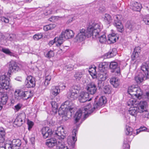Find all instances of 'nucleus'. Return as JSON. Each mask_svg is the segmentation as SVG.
Returning <instances> with one entry per match:
<instances>
[{"label":"nucleus","mask_w":149,"mask_h":149,"mask_svg":"<svg viewBox=\"0 0 149 149\" xmlns=\"http://www.w3.org/2000/svg\"><path fill=\"white\" fill-rule=\"evenodd\" d=\"M74 105L72 102L67 100L63 103L58 111V114L62 116L63 120L66 121L71 117Z\"/></svg>","instance_id":"f257e3e1"},{"label":"nucleus","mask_w":149,"mask_h":149,"mask_svg":"<svg viewBox=\"0 0 149 149\" xmlns=\"http://www.w3.org/2000/svg\"><path fill=\"white\" fill-rule=\"evenodd\" d=\"M141 69L143 73L140 72L135 77V80L138 84L145 79H149V63L143 64L141 67Z\"/></svg>","instance_id":"f03ea898"},{"label":"nucleus","mask_w":149,"mask_h":149,"mask_svg":"<svg viewBox=\"0 0 149 149\" xmlns=\"http://www.w3.org/2000/svg\"><path fill=\"white\" fill-rule=\"evenodd\" d=\"M102 28L100 23H93L90 24L87 29V33L88 36H92L93 38L95 39L99 36L100 33Z\"/></svg>","instance_id":"7ed1b4c3"},{"label":"nucleus","mask_w":149,"mask_h":149,"mask_svg":"<svg viewBox=\"0 0 149 149\" xmlns=\"http://www.w3.org/2000/svg\"><path fill=\"white\" fill-rule=\"evenodd\" d=\"M91 107L90 103H88V105L82 108L81 109L78 110L76 113L74 117L75 123H77L81 117L82 113H84V118H86L88 116V114H91L93 112V109H90Z\"/></svg>","instance_id":"20e7f679"},{"label":"nucleus","mask_w":149,"mask_h":149,"mask_svg":"<svg viewBox=\"0 0 149 149\" xmlns=\"http://www.w3.org/2000/svg\"><path fill=\"white\" fill-rule=\"evenodd\" d=\"M127 105L130 106L135 105L137 106L138 109V112H143L147 110V103L145 101L139 102L134 98H131L127 102Z\"/></svg>","instance_id":"39448f33"},{"label":"nucleus","mask_w":149,"mask_h":149,"mask_svg":"<svg viewBox=\"0 0 149 149\" xmlns=\"http://www.w3.org/2000/svg\"><path fill=\"white\" fill-rule=\"evenodd\" d=\"M10 78L7 76L4 75L0 76V93L3 90L9 91L11 86L10 84Z\"/></svg>","instance_id":"423d86ee"},{"label":"nucleus","mask_w":149,"mask_h":149,"mask_svg":"<svg viewBox=\"0 0 149 149\" xmlns=\"http://www.w3.org/2000/svg\"><path fill=\"white\" fill-rule=\"evenodd\" d=\"M74 36V33L71 30L66 29L63 31L59 37L58 42L60 44H62L64 40L72 38Z\"/></svg>","instance_id":"0eeeda50"},{"label":"nucleus","mask_w":149,"mask_h":149,"mask_svg":"<svg viewBox=\"0 0 149 149\" xmlns=\"http://www.w3.org/2000/svg\"><path fill=\"white\" fill-rule=\"evenodd\" d=\"M33 93L31 91H28L24 92H20L15 95V99L17 100H19L21 98L27 100L31 98L33 96Z\"/></svg>","instance_id":"6e6552de"},{"label":"nucleus","mask_w":149,"mask_h":149,"mask_svg":"<svg viewBox=\"0 0 149 149\" xmlns=\"http://www.w3.org/2000/svg\"><path fill=\"white\" fill-rule=\"evenodd\" d=\"M88 33H87V31H86L84 29H80L79 32L77 36L76 39L78 42H81L84 40L86 37L88 38L91 36H88Z\"/></svg>","instance_id":"1a4fd4ad"},{"label":"nucleus","mask_w":149,"mask_h":149,"mask_svg":"<svg viewBox=\"0 0 149 149\" xmlns=\"http://www.w3.org/2000/svg\"><path fill=\"white\" fill-rule=\"evenodd\" d=\"M26 118V116L24 113L19 114L15 119L14 124L18 127L21 126L25 122Z\"/></svg>","instance_id":"9d476101"},{"label":"nucleus","mask_w":149,"mask_h":149,"mask_svg":"<svg viewBox=\"0 0 149 149\" xmlns=\"http://www.w3.org/2000/svg\"><path fill=\"white\" fill-rule=\"evenodd\" d=\"M106 102V98L104 96H101L99 99L98 101L96 102L95 101L93 105V107L91 108V106L90 109H93V111L94 109L98 108L103 106Z\"/></svg>","instance_id":"9b49d317"},{"label":"nucleus","mask_w":149,"mask_h":149,"mask_svg":"<svg viewBox=\"0 0 149 149\" xmlns=\"http://www.w3.org/2000/svg\"><path fill=\"white\" fill-rule=\"evenodd\" d=\"M36 84L35 79L33 77L30 75L28 76L25 82V85L27 88H33Z\"/></svg>","instance_id":"f8f14e48"},{"label":"nucleus","mask_w":149,"mask_h":149,"mask_svg":"<svg viewBox=\"0 0 149 149\" xmlns=\"http://www.w3.org/2000/svg\"><path fill=\"white\" fill-rule=\"evenodd\" d=\"M54 135L55 137L60 139H64L65 136V133L64 131L63 127L60 126L58 127L55 132Z\"/></svg>","instance_id":"ddd939ff"},{"label":"nucleus","mask_w":149,"mask_h":149,"mask_svg":"<svg viewBox=\"0 0 149 149\" xmlns=\"http://www.w3.org/2000/svg\"><path fill=\"white\" fill-rule=\"evenodd\" d=\"M20 70V68L16 62L11 61L9 65V70L8 73L10 74V73L18 71Z\"/></svg>","instance_id":"4468645a"},{"label":"nucleus","mask_w":149,"mask_h":149,"mask_svg":"<svg viewBox=\"0 0 149 149\" xmlns=\"http://www.w3.org/2000/svg\"><path fill=\"white\" fill-rule=\"evenodd\" d=\"M86 90L89 93L93 95L96 93L97 88L95 83L93 82H91L87 85Z\"/></svg>","instance_id":"2eb2a0df"},{"label":"nucleus","mask_w":149,"mask_h":149,"mask_svg":"<svg viewBox=\"0 0 149 149\" xmlns=\"http://www.w3.org/2000/svg\"><path fill=\"white\" fill-rule=\"evenodd\" d=\"M88 93L84 92H81L79 96V100L81 102H84L87 101H89L91 100V98H89Z\"/></svg>","instance_id":"dca6fc26"},{"label":"nucleus","mask_w":149,"mask_h":149,"mask_svg":"<svg viewBox=\"0 0 149 149\" xmlns=\"http://www.w3.org/2000/svg\"><path fill=\"white\" fill-rule=\"evenodd\" d=\"M41 132L45 139L49 137L52 134V130L48 127H43L41 130Z\"/></svg>","instance_id":"f3484780"},{"label":"nucleus","mask_w":149,"mask_h":149,"mask_svg":"<svg viewBox=\"0 0 149 149\" xmlns=\"http://www.w3.org/2000/svg\"><path fill=\"white\" fill-rule=\"evenodd\" d=\"M73 136H68L67 141L69 144L71 145H74L77 140V137H76V134L77 132L76 130L74 129L73 130Z\"/></svg>","instance_id":"a211bd4d"},{"label":"nucleus","mask_w":149,"mask_h":149,"mask_svg":"<svg viewBox=\"0 0 149 149\" xmlns=\"http://www.w3.org/2000/svg\"><path fill=\"white\" fill-rule=\"evenodd\" d=\"M57 141L54 138H51L46 141V144L49 148H52L57 144Z\"/></svg>","instance_id":"6ab92c4d"},{"label":"nucleus","mask_w":149,"mask_h":149,"mask_svg":"<svg viewBox=\"0 0 149 149\" xmlns=\"http://www.w3.org/2000/svg\"><path fill=\"white\" fill-rule=\"evenodd\" d=\"M110 68L113 70V72H116L117 73L120 72V68L118 67L117 63L114 62H111L110 63Z\"/></svg>","instance_id":"aec40b11"},{"label":"nucleus","mask_w":149,"mask_h":149,"mask_svg":"<svg viewBox=\"0 0 149 149\" xmlns=\"http://www.w3.org/2000/svg\"><path fill=\"white\" fill-rule=\"evenodd\" d=\"M60 89L58 86H53L50 90V94L53 96L55 97L59 94Z\"/></svg>","instance_id":"412c9836"},{"label":"nucleus","mask_w":149,"mask_h":149,"mask_svg":"<svg viewBox=\"0 0 149 149\" xmlns=\"http://www.w3.org/2000/svg\"><path fill=\"white\" fill-rule=\"evenodd\" d=\"M110 82L114 87H117L120 85V81L119 79L116 77H113L110 79Z\"/></svg>","instance_id":"4be33fe9"},{"label":"nucleus","mask_w":149,"mask_h":149,"mask_svg":"<svg viewBox=\"0 0 149 149\" xmlns=\"http://www.w3.org/2000/svg\"><path fill=\"white\" fill-rule=\"evenodd\" d=\"M116 41V36L115 33L109 34L108 36L107 42L109 44L113 43Z\"/></svg>","instance_id":"5701e85b"},{"label":"nucleus","mask_w":149,"mask_h":149,"mask_svg":"<svg viewBox=\"0 0 149 149\" xmlns=\"http://www.w3.org/2000/svg\"><path fill=\"white\" fill-rule=\"evenodd\" d=\"M133 106L130 107L129 110V113L132 116H134L137 112H138V109L136 105H132L130 106Z\"/></svg>","instance_id":"b1692460"},{"label":"nucleus","mask_w":149,"mask_h":149,"mask_svg":"<svg viewBox=\"0 0 149 149\" xmlns=\"http://www.w3.org/2000/svg\"><path fill=\"white\" fill-rule=\"evenodd\" d=\"M126 26L128 29L132 31H134L137 29L136 24L135 23L132 22H127Z\"/></svg>","instance_id":"393cba45"},{"label":"nucleus","mask_w":149,"mask_h":149,"mask_svg":"<svg viewBox=\"0 0 149 149\" xmlns=\"http://www.w3.org/2000/svg\"><path fill=\"white\" fill-rule=\"evenodd\" d=\"M11 143L15 148L18 149L19 147L21 144V142L19 139H15L12 140Z\"/></svg>","instance_id":"a878e982"},{"label":"nucleus","mask_w":149,"mask_h":149,"mask_svg":"<svg viewBox=\"0 0 149 149\" xmlns=\"http://www.w3.org/2000/svg\"><path fill=\"white\" fill-rule=\"evenodd\" d=\"M79 96V93L77 92L71 90V93L68 97L71 100H73L76 99Z\"/></svg>","instance_id":"bb28decb"},{"label":"nucleus","mask_w":149,"mask_h":149,"mask_svg":"<svg viewBox=\"0 0 149 149\" xmlns=\"http://www.w3.org/2000/svg\"><path fill=\"white\" fill-rule=\"evenodd\" d=\"M137 88L135 87L134 85L132 86L129 87L128 90V92L130 95L133 96L134 95H135Z\"/></svg>","instance_id":"cd10ccee"},{"label":"nucleus","mask_w":149,"mask_h":149,"mask_svg":"<svg viewBox=\"0 0 149 149\" xmlns=\"http://www.w3.org/2000/svg\"><path fill=\"white\" fill-rule=\"evenodd\" d=\"M6 132L5 130L2 127H0V142L3 143L5 139Z\"/></svg>","instance_id":"c85d7f7f"},{"label":"nucleus","mask_w":149,"mask_h":149,"mask_svg":"<svg viewBox=\"0 0 149 149\" xmlns=\"http://www.w3.org/2000/svg\"><path fill=\"white\" fill-rule=\"evenodd\" d=\"M133 9L134 10L139 12L142 8L141 4L137 2H134V3Z\"/></svg>","instance_id":"c756f323"},{"label":"nucleus","mask_w":149,"mask_h":149,"mask_svg":"<svg viewBox=\"0 0 149 149\" xmlns=\"http://www.w3.org/2000/svg\"><path fill=\"white\" fill-rule=\"evenodd\" d=\"M104 18V21L107 24H110L112 21V17L108 14H105Z\"/></svg>","instance_id":"7c9ffc66"},{"label":"nucleus","mask_w":149,"mask_h":149,"mask_svg":"<svg viewBox=\"0 0 149 149\" xmlns=\"http://www.w3.org/2000/svg\"><path fill=\"white\" fill-rule=\"evenodd\" d=\"M100 34L97 38H99V40L100 43H105L107 40L105 35L104 34H102L101 33H100Z\"/></svg>","instance_id":"2f4dec72"},{"label":"nucleus","mask_w":149,"mask_h":149,"mask_svg":"<svg viewBox=\"0 0 149 149\" xmlns=\"http://www.w3.org/2000/svg\"><path fill=\"white\" fill-rule=\"evenodd\" d=\"M83 74L80 72H76L74 75V77L77 81H79L82 78Z\"/></svg>","instance_id":"473e14b6"},{"label":"nucleus","mask_w":149,"mask_h":149,"mask_svg":"<svg viewBox=\"0 0 149 149\" xmlns=\"http://www.w3.org/2000/svg\"><path fill=\"white\" fill-rule=\"evenodd\" d=\"M52 106V110L54 113H56L58 106L57 103L55 101H52L51 102Z\"/></svg>","instance_id":"72a5a7b5"},{"label":"nucleus","mask_w":149,"mask_h":149,"mask_svg":"<svg viewBox=\"0 0 149 149\" xmlns=\"http://www.w3.org/2000/svg\"><path fill=\"white\" fill-rule=\"evenodd\" d=\"M8 100V97L6 94H3L1 99L0 102L1 103V104L3 105L7 103Z\"/></svg>","instance_id":"f704fd0d"},{"label":"nucleus","mask_w":149,"mask_h":149,"mask_svg":"<svg viewBox=\"0 0 149 149\" xmlns=\"http://www.w3.org/2000/svg\"><path fill=\"white\" fill-rule=\"evenodd\" d=\"M114 25L116 27L117 31L119 32L122 33L124 31V29L121 23L119 22V23L114 24Z\"/></svg>","instance_id":"c9c22d12"},{"label":"nucleus","mask_w":149,"mask_h":149,"mask_svg":"<svg viewBox=\"0 0 149 149\" xmlns=\"http://www.w3.org/2000/svg\"><path fill=\"white\" fill-rule=\"evenodd\" d=\"M117 52L116 49L114 48L111 51H110L106 54L107 58H109L113 57L116 54Z\"/></svg>","instance_id":"e433bc0d"},{"label":"nucleus","mask_w":149,"mask_h":149,"mask_svg":"<svg viewBox=\"0 0 149 149\" xmlns=\"http://www.w3.org/2000/svg\"><path fill=\"white\" fill-rule=\"evenodd\" d=\"M59 37H56L54 40H52L49 41L48 43V45L50 46H52L54 43L56 42V45L57 46H59L62 44H60L58 42V40H59Z\"/></svg>","instance_id":"4c0bfd02"},{"label":"nucleus","mask_w":149,"mask_h":149,"mask_svg":"<svg viewBox=\"0 0 149 149\" xmlns=\"http://www.w3.org/2000/svg\"><path fill=\"white\" fill-rule=\"evenodd\" d=\"M136 90L135 95L134 96H135L138 99H140L142 97L143 92L141 89L139 88H137Z\"/></svg>","instance_id":"58836bf2"},{"label":"nucleus","mask_w":149,"mask_h":149,"mask_svg":"<svg viewBox=\"0 0 149 149\" xmlns=\"http://www.w3.org/2000/svg\"><path fill=\"white\" fill-rule=\"evenodd\" d=\"M57 148V149H63L65 147H66L64 144L61 140L58 141L56 144Z\"/></svg>","instance_id":"ea45409f"},{"label":"nucleus","mask_w":149,"mask_h":149,"mask_svg":"<svg viewBox=\"0 0 149 149\" xmlns=\"http://www.w3.org/2000/svg\"><path fill=\"white\" fill-rule=\"evenodd\" d=\"M108 63L105 62L100 63L98 66V69L100 71L102 72L105 70V66L106 63Z\"/></svg>","instance_id":"a19ab883"},{"label":"nucleus","mask_w":149,"mask_h":149,"mask_svg":"<svg viewBox=\"0 0 149 149\" xmlns=\"http://www.w3.org/2000/svg\"><path fill=\"white\" fill-rule=\"evenodd\" d=\"M126 127L125 132L126 134L128 135H132L133 131V129L132 127L127 126H126Z\"/></svg>","instance_id":"79ce46f5"},{"label":"nucleus","mask_w":149,"mask_h":149,"mask_svg":"<svg viewBox=\"0 0 149 149\" xmlns=\"http://www.w3.org/2000/svg\"><path fill=\"white\" fill-rule=\"evenodd\" d=\"M121 16L119 15H117L114 17L113 24H115L118 23H121L120 21Z\"/></svg>","instance_id":"37998d69"},{"label":"nucleus","mask_w":149,"mask_h":149,"mask_svg":"<svg viewBox=\"0 0 149 149\" xmlns=\"http://www.w3.org/2000/svg\"><path fill=\"white\" fill-rule=\"evenodd\" d=\"M96 67L90 68L89 72L91 75L92 77L96 76L97 72L96 71Z\"/></svg>","instance_id":"c03bdc74"},{"label":"nucleus","mask_w":149,"mask_h":149,"mask_svg":"<svg viewBox=\"0 0 149 149\" xmlns=\"http://www.w3.org/2000/svg\"><path fill=\"white\" fill-rule=\"evenodd\" d=\"M143 21L146 25H149V15H146L142 17Z\"/></svg>","instance_id":"a18cd8bd"},{"label":"nucleus","mask_w":149,"mask_h":149,"mask_svg":"<svg viewBox=\"0 0 149 149\" xmlns=\"http://www.w3.org/2000/svg\"><path fill=\"white\" fill-rule=\"evenodd\" d=\"M51 79V76L49 75L46 76L44 83V85L45 86H47L49 84V82Z\"/></svg>","instance_id":"49530a36"},{"label":"nucleus","mask_w":149,"mask_h":149,"mask_svg":"<svg viewBox=\"0 0 149 149\" xmlns=\"http://www.w3.org/2000/svg\"><path fill=\"white\" fill-rule=\"evenodd\" d=\"M81 89V87L79 85H74L72 88L71 90L79 93V90Z\"/></svg>","instance_id":"de8ad7c7"},{"label":"nucleus","mask_w":149,"mask_h":149,"mask_svg":"<svg viewBox=\"0 0 149 149\" xmlns=\"http://www.w3.org/2000/svg\"><path fill=\"white\" fill-rule=\"evenodd\" d=\"M103 91L105 94H109L111 91V88L109 86H105L104 87Z\"/></svg>","instance_id":"09e8293b"},{"label":"nucleus","mask_w":149,"mask_h":149,"mask_svg":"<svg viewBox=\"0 0 149 149\" xmlns=\"http://www.w3.org/2000/svg\"><path fill=\"white\" fill-rule=\"evenodd\" d=\"M97 77L98 80H101L104 81L106 79L105 76L103 74L100 73L98 74L97 76Z\"/></svg>","instance_id":"8fccbe9b"},{"label":"nucleus","mask_w":149,"mask_h":149,"mask_svg":"<svg viewBox=\"0 0 149 149\" xmlns=\"http://www.w3.org/2000/svg\"><path fill=\"white\" fill-rule=\"evenodd\" d=\"M54 52L52 50L49 51L46 54L45 56L48 58H50L54 56Z\"/></svg>","instance_id":"3c124183"},{"label":"nucleus","mask_w":149,"mask_h":149,"mask_svg":"<svg viewBox=\"0 0 149 149\" xmlns=\"http://www.w3.org/2000/svg\"><path fill=\"white\" fill-rule=\"evenodd\" d=\"M42 34L41 33H40L34 35L33 36V38L34 40H38L42 38Z\"/></svg>","instance_id":"603ef678"},{"label":"nucleus","mask_w":149,"mask_h":149,"mask_svg":"<svg viewBox=\"0 0 149 149\" xmlns=\"http://www.w3.org/2000/svg\"><path fill=\"white\" fill-rule=\"evenodd\" d=\"M1 51L6 54L9 55H11L12 54V53L10 51L9 49L7 48H3Z\"/></svg>","instance_id":"864d4df0"},{"label":"nucleus","mask_w":149,"mask_h":149,"mask_svg":"<svg viewBox=\"0 0 149 149\" xmlns=\"http://www.w3.org/2000/svg\"><path fill=\"white\" fill-rule=\"evenodd\" d=\"M27 125H28V129L29 130H30L32 128L33 126V125L34 124L33 122L28 120L27 121Z\"/></svg>","instance_id":"5fc2aeb1"},{"label":"nucleus","mask_w":149,"mask_h":149,"mask_svg":"<svg viewBox=\"0 0 149 149\" xmlns=\"http://www.w3.org/2000/svg\"><path fill=\"white\" fill-rule=\"evenodd\" d=\"M139 55L138 54H136L133 52L131 56L132 60L133 61L135 60L136 58L139 57Z\"/></svg>","instance_id":"6e6d98bb"},{"label":"nucleus","mask_w":149,"mask_h":149,"mask_svg":"<svg viewBox=\"0 0 149 149\" xmlns=\"http://www.w3.org/2000/svg\"><path fill=\"white\" fill-rule=\"evenodd\" d=\"M104 81L98 80V82L97 83L98 87L100 88L104 86Z\"/></svg>","instance_id":"4d7b16f0"},{"label":"nucleus","mask_w":149,"mask_h":149,"mask_svg":"<svg viewBox=\"0 0 149 149\" xmlns=\"http://www.w3.org/2000/svg\"><path fill=\"white\" fill-rule=\"evenodd\" d=\"M141 52V48L139 47H136L134 50L133 52L138 54L139 55Z\"/></svg>","instance_id":"13d9d810"},{"label":"nucleus","mask_w":149,"mask_h":149,"mask_svg":"<svg viewBox=\"0 0 149 149\" xmlns=\"http://www.w3.org/2000/svg\"><path fill=\"white\" fill-rule=\"evenodd\" d=\"M6 149H17L16 148H15L13 146L11 145V143L8 144L5 146Z\"/></svg>","instance_id":"bf43d9fd"},{"label":"nucleus","mask_w":149,"mask_h":149,"mask_svg":"<svg viewBox=\"0 0 149 149\" xmlns=\"http://www.w3.org/2000/svg\"><path fill=\"white\" fill-rule=\"evenodd\" d=\"M143 114V117L144 118H149V113L146 111Z\"/></svg>","instance_id":"052dcab7"},{"label":"nucleus","mask_w":149,"mask_h":149,"mask_svg":"<svg viewBox=\"0 0 149 149\" xmlns=\"http://www.w3.org/2000/svg\"><path fill=\"white\" fill-rule=\"evenodd\" d=\"M1 20L6 23H8L9 22V19L7 18L3 17L1 18Z\"/></svg>","instance_id":"680f3d73"},{"label":"nucleus","mask_w":149,"mask_h":149,"mask_svg":"<svg viewBox=\"0 0 149 149\" xmlns=\"http://www.w3.org/2000/svg\"><path fill=\"white\" fill-rule=\"evenodd\" d=\"M123 146L125 149H129L130 146L128 143H124L123 145Z\"/></svg>","instance_id":"e2e57ef3"},{"label":"nucleus","mask_w":149,"mask_h":149,"mask_svg":"<svg viewBox=\"0 0 149 149\" xmlns=\"http://www.w3.org/2000/svg\"><path fill=\"white\" fill-rule=\"evenodd\" d=\"M49 28L50 27H49V25H47L44 26L43 29L45 31H48L49 30H50V29Z\"/></svg>","instance_id":"0e129e2a"},{"label":"nucleus","mask_w":149,"mask_h":149,"mask_svg":"<svg viewBox=\"0 0 149 149\" xmlns=\"http://www.w3.org/2000/svg\"><path fill=\"white\" fill-rule=\"evenodd\" d=\"M50 30L52 29L56 26V25L55 24H50L49 25Z\"/></svg>","instance_id":"69168bd1"},{"label":"nucleus","mask_w":149,"mask_h":149,"mask_svg":"<svg viewBox=\"0 0 149 149\" xmlns=\"http://www.w3.org/2000/svg\"><path fill=\"white\" fill-rule=\"evenodd\" d=\"M73 66L72 65H69L68 66H67V68L68 70H73Z\"/></svg>","instance_id":"338daca9"},{"label":"nucleus","mask_w":149,"mask_h":149,"mask_svg":"<svg viewBox=\"0 0 149 149\" xmlns=\"http://www.w3.org/2000/svg\"><path fill=\"white\" fill-rule=\"evenodd\" d=\"M15 38V36L14 34H12L10 35V40L11 41H12Z\"/></svg>","instance_id":"774afa93"}]
</instances>
